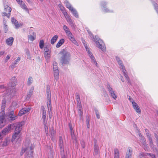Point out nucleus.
<instances>
[{
  "mask_svg": "<svg viewBox=\"0 0 158 158\" xmlns=\"http://www.w3.org/2000/svg\"><path fill=\"white\" fill-rule=\"evenodd\" d=\"M132 104L133 108L135 110L137 113L140 114L141 113V110L137 105V104L134 102H132Z\"/></svg>",
  "mask_w": 158,
  "mask_h": 158,
  "instance_id": "10",
  "label": "nucleus"
},
{
  "mask_svg": "<svg viewBox=\"0 0 158 158\" xmlns=\"http://www.w3.org/2000/svg\"><path fill=\"white\" fill-rule=\"evenodd\" d=\"M64 15L67 21L69 23V24H72L73 22L72 20L70 17L68 15L67 13H64Z\"/></svg>",
  "mask_w": 158,
  "mask_h": 158,
  "instance_id": "17",
  "label": "nucleus"
},
{
  "mask_svg": "<svg viewBox=\"0 0 158 158\" xmlns=\"http://www.w3.org/2000/svg\"><path fill=\"white\" fill-rule=\"evenodd\" d=\"M88 118L87 117H86V123L87 124V127L88 128H89V120L88 119Z\"/></svg>",
  "mask_w": 158,
  "mask_h": 158,
  "instance_id": "54",
  "label": "nucleus"
},
{
  "mask_svg": "<svg viewBox=\"0 0 158 158\" xmlns=\"http://www.w3.org/2000/svg\"><path fill=\"white\" fill-rule=\"evenodd\" d=\"M84 45L85 46V47L87 51L88 52V54L89 57H90V56H93L92 53L89 51V48H88L86 45Z\"/></svg>",
  "mask_w": 158,
  "mask_h": 158,
  "instance_id": "38",
  "label": "nucleus"
},
{
  "mask_svg": "<svg viewBox=\"0 0 158 158\" xmlns=\"http://www.w3.org/2000/svg\"><path fill=\"white\" fill-rule=\"evenodd\" d=\"M68 37L70 40L73 43L75 44L76 45H78V43L72 34H71V35H69V36H68Z\"/></svg>",
  "mask_w": 158,
  "mask_h": 158,
  "instance_id": "20",
  "label": "nucleus"
},
{
  "mask_svg": "<svg viewBox=\"0 0 158 158\" xmlns=\"http://www.w3.org/2000/svg\"><path fill=\"white\" fill-rule=\"evenodd\" d=\"M42 118L43 120V123H46L47 121L46 115H42Z\"/></svg>",
  "mask_w": 158,
  "mask_h": 158,
  "instance_id": "48",
  "label": "nucleus"
},
{
  "mask_svg": "<svg viewBox=\"0 0 158 158\" xmlns=\"http://www.w3.org/2000/svg\"><path fill=\"white\" fill-rule=\"evenodd\" d=\"M95 113L96 114L97 117L98 119H99L100 118V116L99 115V113L98 112V110L96 109H94Z\"/></svg>",
  "mask_w": 158,
  "mask_h": 158,
  "instance_id": "49",
  "label": "nucleus"
},
{
  "mask_svg": "<svg viewBox=\"0 0 158 158\" xmlns=\"http://www.w3.org/2000/svg\"><path fill=\"white\" fill-rule=\"evenodd\" d=\"M41 108L42 110V115H46V111L44 106H41Z\"/></svg>",
  "mask_w": 158,
  "mask_h": 158,
  "instance_id": "42",
  "label": "nucleus"
},
{
  "mask_svg": "<svg viewBox=\"0 0 158 158\" xmlns=\"http://www.w3.org/2000/svg\"><path fill=\"white\" fill-rule=\"evenodd\" d=\"M148 153L142 152L140 154L139 156H148Z\"/></svg>",
  "mask_w": 158,
  "mask_h": 158,
  "instance_id": "61",
  "label": "nucleus"
},
{
  "mask_svg": "<svg viewBox=\"0 0 158 158\" xmlns=\"http://www.w3.org/2000/svg\"><path fill=\"white\" fill-rule=\"evenodd\" d=\"M60 53L62 55L60 58L61 63L62 64H68L70 56V53L64 49L60 52Z\"/></svg>",
  "mask_w": 158,
  "mask_h": 158,
  "instance_id": "4",
  "label": "nucleus"
},
{
  "mask_svg": "<svg viewBox=\"0 0 158 158\" xmlns=\"http://www.w3.org/2000/svg\"><path fill=\"white\" fill-rule=\"evenodd\" d=\"M88 33L89 34V36L91 37V38L93 39V41H94L95 37H94L92 33L90 31H88Z\"/></svg>",
  "mask_w": 158,
  "mask_h": 158,
  "instance_id": "58",
  "label": "nucleus"
},
{
  "mask_svg": "<svg viewBox=\"0 0 158 158\" xmlns=\"http://www.w3.org/2000/svg\"><path fill=\"white\" fill-rule=\"evenodd\" d=\"M143 141V144L144 146V149L146 151H148L149 149V148L148 145V144L146 143V141L144 140V139Z\"/></svg>",
  "mask_w": 158,
  "mask_h": 158,
  "instance_id": "30",
  "label": "nucleus"
},
{
  "mask_svg": "<svg viewBox=\"0 0 158 158\" xmlns=\"http://www.w3.org/2000/svg\"><path fill=\"white\" fill-rule=\"evenodd\" d=\"M128 151L127 152L125 158H131L132 150L130 147L128 148Z\"/></svg>",
  "mask_w": 158,
  "mask_h": 158,
  "instance_id": "11",
  "label": "nucleus"
},
{
  "mask_svg": "<svg viewBox=\"0 0 158 158\" xmlns=\"http://www.w3.org/2000/svg\"><path fill=\"white\" fill-rule=\"evenodd\" d=\"M25 148L24 152L26 153V157H31L32 156L33 151H32L33 148L31 143H30V141L27 140L24 143Z\"/></svg>",
  "mask_w": 158,
  "mask_h": 158,
  "instance_id": "3",
  "label": "nucleus"
},
{
  "mask_svg": "<svg viewBox=\"0 0 158 158\" xmlns=\"http://www.w3.org/2000/svg\"><path fill=\"white\" fill-rule=\"evenodd\" d=\"M19 4L22 9H24L25 10L28 12H29L27 8V6L22 1H20V2L19 3Z\"/></svg>",
  "mask_w": 158,
  "mask_h": 158,
  "instance_id": "22",
  "label": "nucleus"
},
{
  "mask_svg": "<svg viewBox=\"0 0 158 158\" xmlns=\"http://www.w3.org/2000/svg\"><path fill=\"white\" fill-rule=\"evenodd\" d=\"M34 90V87H32L31 89L29 90L28 94L27 95V97L30 98L32 95Z\"/></svg>",
  "mask_w": 158,
  "mask_h": 158,
  "instance_id": "31",
  "label": "nucleus"
},
{
  "mask_svg": "<svg viewBox=\"0 0 158 158\" xmlns=\"http://www.w3.org/2000/svg\"><path fill=\"white\" fill-rule=\"evenodd\" d=\"M59 147L61 150L64 151V145L62 138L61 137H60L59 139Z\"/></svg>",
  "mask_w": 158,
  "mask_h": 158,
  "instance_id": "21",
  "label": "nucleus"
},
{
  "mask_svg": "<svg viewBox=\"0 0 158 158\" xmlns=\"http://www.w3.org/2000/svg\"><path fill=\"white\" fill-rule=\"evenodd\" d=\"M59 7L60 8V10L62 11L63 14H64V13H67L65 10L64 8L62 6V5L60 4L59 5Z\"/></svg>",
  "mask_w": 158,
  "mask_h": 158,
  "instance_id": "40",
  "label": "nucleus"
},
{
  "mask_svg": "<svg viewBox=\"0 0 158 158\" xmlns=\"http://www.w3.org/2000/svg\"><path fill=\"white\" fill-rule=\"evenodd\" d=\"M139 135L140 137L141 138L142 140H144V137H143L142 136L141 134L139 132Z\"/></svg>",
  "mask_w": 158,
  "mask_h": 158,
  "instance_id": "63",
  "label": "nucleus"
},
{
  "mask_svg": "<svg viewBox=\"0 0 158 158\" xmlns=\"http://www.w3.org/2000/svg\"><path fill=\"white\" fill-rule=\"evenodd\" d=\"M70 133H71L72 139L74 141H75L76 142H77V139L75 135L74 134V131H73L72 132H70Z\"/></svg>",
  "mask_w": 158,
  "mask_h": 158,
  "instance_id": "28",
  "label": "nucleus"
},
{
  "mask_svg": "<svg viewBox=\"0 0 158 158\" xmlns=\"http://www.w3.org/2000/svg\"><path fill=\"white\" fill-rule=\"evenodd\" d=\"M123 75L127 79V83L128 84L131 85V84L130 81V78L128 76V75L127 74V73L123 74Z\"/></svg>",
  "mask_w": 158,
  "mask_h": 158,
  "instance_id": "32",
  "label": "nucleus"
},
{
  "mask_svg": "<svg viewBox=\"0 0 158 158\" xmlns=\"http://www.w3.org/2000/svg\"><path fill=\"white\" fill-rule=\"evenodd\" d=\"M17 116L15 115L14 110L11 111L6 113L5 116H0V128L4 127L6 124L9 122H11L15 120Z\"/></svg>",
  "mask_w": 158,
  "mask_h": 158,
  "instance_id": "1",
  "label": "nucleus"
},
{
  "mask_svg": "<svg viewBox=\"0 0 158 158\" xmlns=\"http://www.w3.org/2000/svg\"><path fill=\"white\" fill-rule=\"evenodd\" d=\"M77 104L81 103L80 102V96L78 94H77Z\"/></svg>",
  "mask_w": 158,
  "mask_h": 158,
  "instance_id": "46",
  "label": "nucleus"
},
{
  "mask_svg": "<svg viewBox=\"0 0 158 158\" xmlns=\"http://www.w3.org/2000/svg\"><path fill=\"white\" fill-rule=\"evenodd\" d=\"M4 31L5 33H6L8 30V27L7 25H6V23L4 24Z\"/></svg>",
  "mask_w": 158,
  "mask_h": 158,
  "instance_id": "55",
  "label": "nucleus"
},
{
  "mask_svg": "<svg viewBox=\"0 0 158 158\" xmlns=\"http://www.w3.org/2000/svg\"><path fill=\"white\" fill-rule=\"evenodd\" d=\"M6 100L5 99H4L2 101V105L1 106V112H2L3 113L5 111V109L6 107Z\"/></svg>",
  "mask_w": 158,
  "mask_h": 158,
  "instance_id": "15",
  "label": "nucleus"
},
{
  "mask_svg": "<svg viewBox=\"0 0 158 158\" xmlns=\"http://www.w3.org/2000/svg\"><path fill=\"white\" fill-rule=\"evenodd\" d=\"M81 145L82 147L83 148H84L85 147V142H84V141L83 140L81 141Z\"/></svg>",
  "mask_w": 158,
  "mask_h": 158,
  "instance_id": "60",
  "label": "nucleus"
},
{
  "mask_svg": "<svg viewBox=\"0 0 158 158\" xmlns=\"http://www.w3.org/2000/svg\"><path fill=\"white\" fill-rule=\"evenodd\" d=\"M50 137L51 138V139L53 141H54L55 140V131L52 128H50Z\"/></svg>",
  "mask_w": 158,
  "mask_h": 158,
  "instance_id": "14",
  "label": "nucleus"
},
{
  "mask_svg": "<svg viewBox=\"0 0 158 158\" xmlns=\"http://www.w3.org/2000/svg\"><path fill=\"white\" fill-rule=\"evenodd\" d=\"M20 57H19L17 58L16 60L15 61V63L12 64L11 66V68H13L14 67V66L15 64H17L18 63L20 60Z\"/></svg>",
  "mask_w": 158,
  "mask_h": 158,
  "instance_id": "29",
  "label": "nucleus"
},
{
  "mask_svg": "<svg viewBox=\"0 0 158 158\" xmlns=\"http://www.w3.org/2000/svg\"><path fill=\"white\" fill-rule=\"evenodd\" d=\"M148 156H151L152 158H154L155 157V155L152 153H148Z\"/></svg>",
  "mask_w": 158,
  "mask_h": 158,
  "instance_id": "59",
  "label": "nucleus"
},
{
  "mask_svg": "<svg viewBox=\"0 0 158 158\" xmlns=\"http://www.w3.org/2000/svg\"><path fill=\"white\" fill-rule=\"evenodd\" d=\"M6 88V87L4 86V85H0V90L4 89Z\"/></svg>",
  "mask_w": 158,
  "mask_h": 158,
  "instance_id": "64",
  "label": "nucleus"
},
{
  "mask_svg": "<svg viewBox=\"0 0 158 158\" xmlns=\"http://www.w3.org/2000/svg\"><path fill=\"white\" fill-rule=\"evenodd\" d=\"M54 76L55 79L56 80H57L58 79V76L59 74V70L58 69H55L54 70Z\"/></svg>",
  "mask_w": 158,
  "mask_h": 158,
  "instance_id": "27",
  "label": "nucleus"
},
{
  "mask_svg": "<svg viewBox=\"0 0 158 158\" xmlns=\"http://www.w3.org/2000/svg\"><path fill=\"white\" fill-rule=\"evenodd\" d=\"M31 108V107H24L22 108V110L24 111L25 114H26L28 112L30 111Z\"/></svg>",
  "mask_w": 158,
  "mask_h": 158,
  "instance_id": "35",
  "label": "nucleus"
},
{
  "mask_svg": "<svg viewBox=\"0 0 158 158\" xmlns=\"http://www.w3.org/2000/svg\"><path fill=\"white\" fill-rule=\"evenodd\" d=\"M64 42V40L63 39H60L57 44L56 47L57 48H59L60 46L63 44Z\"/></svg>",
  "mask_w": 158,
  "mask_h": 158,
  "instance_id": "23",
  "label": "nucleus"
},
{
  "mask_svg": "<svg viewBox=\"0 0 158 158\" xmlns=\"http://www.w3.org/2000/svg\"><path fill=\"white\" fill-rule=\"evenodd\" d=\"M44 125V127L45 129V132L47 134H48V126L47 125V123H43Z\"/></svg>",
  "mask_w": 158,
  "mask_h": 158,
  "instance_id": "41",
  "label": "nucleus"
},
{
  "mask_svg": "<svg viewBox=\"0 0 158 158\" xmlns=\"http://www.w3.org/2000/svg\"><path fill=\"white\" fill-rule=\"evenodd\" d=\"M11 21L13 24L15 25L16 28H18L20 26V24H19L18 21L14 18H12Z\"/></svg>",
  "mask_w": 158,
  "mask_h": 158,
  "instance_id": "13",
  "label": "nucleus"
},
{
  "mask_svg": "<svg viewBox=\"0 0 158 158\" xmlns=\"http://www.w3.org/2000/svg\"><path fill=\"white\" fill-rule=\"evenodd\" d=\"M17 83V79L15 77H13L10 79V81L7 84L8 88L11 89V87H15Z\"/></svg>",
  "mask_w": 158,
  "mask_h": 158,
  "instance_id": "7",
  "label": "nucleus"
},
{
  "mask_svg": "<svg viewBox=\"0 0 158 158\" xmlns=\"http://www.w3.org/2000/svg\"><path fill=\"white\" fill-rule=\"evenodd\" d=\"M13 38L12 37H10L6 40V43L8 45L11 46L13 44Z\"/></svg>",
  "mask_w": 158,
  "mask_h": 158,
  "instance_id": "16",
  "label": "nucleus"
},
{
  "mask_svg": "<svg viewBox=\"0 0 158 158\" xmlns=\"http://www.w3.org/2000/svg\"><path fill=\"white\" fill-rule=\"evenodd\" d=\"M73 13V15L76 18H78V15L77 14V11L75 10L72 12Z\"/></svg>",
  "mask_w": 158,
  "mask_h": 158,
  "instance_id": "45",
  "label": "nucleus"
},
{
  "mask_svg": "<svg viewBox=\"0 0 158 158\" xmlns=\"http://www.w3.org/2000/svg\"><path fill=\"white\" fill-rule=\"evenodd\" d=\"M25 114L24 111H23V110H22V108L19 111V114H18V115L19 116H22V115H23V114Z\"/></svg>",
  "mask_w": 158,
  "mask_h": 158,
  "instance_id": "50",
  "label": "nucleus"
},
{
  "mask_svg": "<svg viewBox=\"0 0 158 158\" xmlns=\"http://www.w3.org/2000/svg\"><path fill=\"white\" fill-rule=\"evenodd\" d=\"M28 38L29 39L32 41H33L34 40H35V39L34 37L31 35H28Z\"/></svg>",
  "mask_w": 158,
  "mask_h": 158,
  "instance_id": "56",
  "label": "nucleus"
},
{
  "mask_svg": "<svg viewBox=\"0 0 158 158\" xmlns=\"http://www.w3.org/2000/svg\"><path fill=\"white\" fill-rule=\"evenodd\" d=\"M15 125V123L9 125L2 131V133L5 135L7 134L11 129H14L15 128V127H14Z\"/></svg>",
  "mask_w": 158,
  "mask_h": 158,
  "instance_id": "8",
  "label": "nucleus"
},
{
  "mask_svg": "<svg viewBox=\"0 0 158 158\" xmlns=\"http://www.w3.org/2000/svg\"><path fill=\"white\" fill-rule=\"evenodd\" d=\"M53 70H54L55 69L57 70L58 69V68L57 65V63L56 62L54 63L53 64Z\"/></svg>",
  "mask_w": 158,
  "mask_h": 158,
  "instance_id": "52",
  "label": "nucleus"
},
{
  "mask_svg": "<svg viewBox=\"0 0 158 158\" xmlns=\"http://www.w3.org/2000/svg\"><path fill=\"white\" fill-rule=\"evenodd\" d=\"M33 82L32 78L31 77H29L27 81V85H30Z\"/></svg>",
  "mask_w": 158,
  "mask_h": 158,
  "instance_id": "37",
  "label": "nucleus"
},
{
  "mask_svg": "<svg viewBox=\"0 0 158 158\" xmlns=\"http://www.w3.org/2000/svg\"><path fill=\"white\" fill-rule=\"evenodd\" d=\"M9 142V141L7 139H6L5 141L3 142L2 144V146H6L7 145Z\"/></svg>",
  "mask_w": 158,
  "mask_h": 158,
  "instance_id": "44",
  "label": "nucleus"
},
{
  "mask_svg": "<svg viewBox=\"0 0 158 158\" xmlns=\"http://www.w3.org/2000/svg\"><path fill=\"white\" fill-rule=\"evenodd\" d=\"M58 38V36L57 35H55L52 38L51 40V43L52 44H54Z\"/></svg>",
  "mask_w": 158,
  "mask_h": 158,
  "instance_id": "24",
  "label": "nucleus"
},
{
  "mask_svg": "<svg viewBox=\"0 0 158 158\" xmlns=\"http://www.w3.org/2000/svg\"><path fill=\"white\" fill-rule=\"evenodd\" d=\"M11 10V8H10L7 12H5L2 13V16H7L8 18H10V13Z\"/></svg>",
  "mask_w": 158,
  "mask_h": 158,
  "instance_id": "18",
  "label": "nucleus"
},
{
  "mask_svg": "<svg viewBox=\"0 0 158 158\" xmlns=\"http://www.w3.org/2000/svg\"><path fill=\"white\" fill-rule=\"evenodd\" d=\"M69 128L70 129V132H72L73 131V128L72 127V125L71 123H69Z\"/></svg>",
  "mask_w": 158,
  "mask_h": 158,
  "instance_id": "62",
  "label": "nucleus"
},
{
  "mask_svg": "<svg viewBox=\"0 0 158 158\" xmlns=\"http://www.w3.org/2000/svg\"><path fill=\"white\" fill-rule=\"evenodd\" d=\"M22 124L21 123H15L14 126L15 127L14 133L12 136L11 139L12 143L16 142L19 138L20 136V133L22 128Z\"/></svg>",
  "mask_w": 158,
  "mask_h": 158,
  "instance_id": "2",
  "label": "nucleus"
},
{
  "mask_svg": "<svg viewBox=\"0 0 158 158\" xmlns=\"http://www.w3.org/2000/svg\"><path fill=\"white\" fill-rule=\"evenodd\" d=\"M94 155H97L98 154L99 147H98V145H94Z\"/></svg>",
  "mask_w": 158,
  "mask_h": 158,
  "instance_id": "25",
  "label": "nucleus"
},
{
  "mask_svg": "<svg viewBox=\"0 0 158 158\" xmlns=\"http://www.w3.org/2000/svg\"><path fill=\"white\" fill-rule=\"evenodd\" d=\"M148 139L150 146H152V145L153 144V143L151 136L149 137H148Z\"/></svg>",
  "mask_w": 158,
  "mask_h": 158,
  "instance_id": "51",
  "label": "nucleus"
},
{
  "mask_svg": "<svg viewBox=\"0 0 158 158\" xmlns=\"http://www.w3.org/2000/svg\"><path fill=\"white\" fill-rule=\"evenodd\" d=\"M114 158H119V152L118 150L115 149L114 150Z\"/></svg>",
  "mask_w": 158,
  "mask_h": 158,
  "instance_id": "26",
  "label": "nucleus"
},
{
  "mask_svg": "<svg viewBox=\"0 0 158 158\" xmlns=\"http://www.w3.org/2000/svg\"><path fill=\"white\" fill-rule=\"evenodd\" d=\"M44 50L45 52H50L51 51V48L48 45H46L44 48Z\"/></svg>",
  "mask_w": 158,
  "mask_h": 158,
  "instance_id": "34",
  "label": "nucleus"
},
{
  "mask_svg": "<svg viewBox=\"0 0 158 158\" xmlns=\"http://www.w3.org/2000/svg\"><path fill=\"white\" fill-rule=\"evenodd\" d=\"M94 41L96 43L97 47L100 49L102 51H104L105 50V49L102 44H103L102 40L100 39L98 36H95Z\"/></svg>",
  "mask_w": 158,
  "mask_h": 158,
  "instance_id": "6",
  "label": "nucleus"
},
{
  "mask_svg": "<svg viewBox=\"0 0 158 158\" xmlns=\"http://www.w3.org/2000/svg\"><path fill=\"white\" fill-rule=\"evenodd\" d=\"M77 108L78 109V111H82V109L81 106V103L77 104Z\"/></svg>",
  "mask_w": 158,
  "mask_h": 158,
  "instance_id": "53",
  "label": "nucleus"
},
{
  "mask_svg": "<svg viewBox=\"0 0 158 158\" xmlns=\"http://www.w3.org/2000/svg\"><path fill=\"white\" fill-rule=\"evenodd\" d=\"M51 52H44V55L46 58H49L50 57V53Z\"/></svg>",
  "mask_w": 158,
  "mask_h": 158,
  "instance_id": "43",
  "label": "nucleus"
},
{
  "mask_svg": "<svg viewBox=\"0 0 158 158\" xmlns=\"http://www.w3.org/2000/svg\"><path fill=\"white\" fill-rule=\"evenodd\" d=\"M39 46L41 49H42L44 46V41L43 40H40L39 43Z\"/></svg>",
  "mask_w": 158,
  "mask_h": 158,
  "instance_id": "39",
  "label": "nucleus"
},
{
  "mask_svg": "<svg viewBox=\"0 0 158 158\" xmlns=\"http://www.w3.org/2000/svg\"><path fill=\"white\" fill-rule=\"evenodd\" d=\"M4 10L6 12H7L10 8H11L9 6L8 2H7V3H4Z\"/></svg>",
  "mask_w": 158,
  "mask_h": 158,
  "instance_id": "33",
  "label": "nucleus"
},
{
  "mask_svg": "<svg viewBox=\"0 0 158 158\" xmlns=\"http://www.w3.org/2000/svg\"><path fill=\"white\" fill-rule=\"evenodd\" d=\"M63 28L68 36L69 35H71V32L69 31V28L66 25H64L63 26Z\"/></svg>",
  "mask_w": 158,
  "mask_h": 158,
  "instance_id": "12",
  "label": "nucleus"
},
{
  "mask_svg": "<svg viewBox=\"0 0 158 158\" xmlns=\"http://www.w3.org/2000/svg\"><path fill=\"white\" fill-rule=\"evenodd\" d=\"M116 59L118 62V63L120 65V68L121 69L124 68V66L123 64L122 61L120 60L118 56H116Z\"/></svg>",
  "mask_w": 158,
  "mask_h": 158,
  "instance_id": "19",
  "label": "nucleus"
},
{
  "mask_svg": "<svg viewBox=\"0 0 158 158\" xmlns=\"http://www.w3.org/2000/svg\"><path fill=\"white\" fill-rule=\"evenodd\" d=\"M46 93L47 95V103L48 108V110L49 114H51L50 112L52 110V106L51 100V91L50 89V86L48 85L46 86Z\"/></svg>",
  "mask_w": 158,
  "mask_h": 158,
  "instance_id": "5",
  "label": "nucleus"
},
{
  "mask_svg": "<svg viewBox=\"0 0 158 158\" xmlns=\"http://www.w3.org/2000/svg\"><path fill=\"white\" fill-rule=\"evenodd\" d=\"M91 60H92V62H94V64L96 65V66L97 67L98 66V63H97V62L96 61L95 59V57L94 56H90V57Z\"/></svg>",
  "mask_w": 158,
  "mask_h": 158,
  "instance_id": "36",
  "label": "nucleus"
},
{
  "mask_svg": "<svg viewBox=\"0 0 158 158\" xmlns=\"http://www.w3.org/2000/svg\"><path fill=\"white\" fill-rule=\"evenodd\" d=\"M78 113L80 116V119H81L83 115L82 110L78 111Z\"/></svg>",
  "mask_w": 158,
  "mask_h": 158,
  "instance_id": "57",
  "label": "nucleus"
},
{
  "mask_svg": "<svg viewBox=\"0 0 158 158\" xmlns=\"http://www.w3.org/2000/svg\"><path fill=\"white\" fill-rule=\"evenodd\" d=\"M107 88L111 96L114 99H116L117 96H116L113 90V89L111 87L110 84H107Z\"/></svg>",
  "mask_w": 158,
  "mask_h": 158,
  "instance_id": "9",
  "label": "nucleus"
},
{
  "mask_svg": "<svg viewBox=\"0 0 158 158\" xmlns=\"http://www.w3.org/2000/svg\"><path fill=\"white\" fill-rule=\"evenodd\" d=\"M145 131L146 135L148 138L149 137L151 136V134L149 133V130L148 129H145Z\"/></svg>",
  "mask_w": 158,
  "mask_h": 158,
  "instance_id": "47",
  "label": "nucleus"
}]
</instances>
